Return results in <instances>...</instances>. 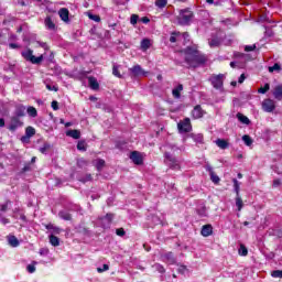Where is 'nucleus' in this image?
I'll list each match as a JSON object with an SVG mask.
<instances>
[{"label": "nucleus", "instance_id": "28", "mask_svg": "<svg viewBox=\"0 0 282 282\" xmlns=\"http://www.w3.org/2000/svg\"><path fill=\"white\" fill-rule=\"evenodd\" d=\"M44 23L47 30H56V24H54V22L52 21V18L47 17Z\"/></svg>", "mask_w": 282, "mask_h": 282}, {"label": "nucleus", "instance_id": "9", "mask_svg": "<svg viewBox=\"0 0 282 282\" xmlns=\"http://www.w3.org/2000/svg\"><path fill=\"white\" fill-rule=\"evenodd\" d=\"M130 160H132L133 164L140 166L143 164L144 160L142 159V154L138 151H133L130 153Z\"/></svg>", "mask_w": 282, "mask_h": 282}, {"label": "nucleus", "instance_id": "37", "mask_svg": "<svg viewBox=\"0 0 282 282\" xmlns=\"http://www.w3.org/2000/svg\"><path fill=\"white\" fill-rule=\"evenodd\" d=\"M120 65H113L112 67V74L117 77V78H122V75L120 74Z\"/></svg>", "mask_w": 282, "mask_h": 282}, {"label": "nucleus", "instance_id": "22", "mask_svg": "<svg viewBox=\"0 0 282 282\" xmlns=\"http://www.w3.org/2000/svg\"><path fill=\"white\" fill-rule=\"evenodd\" d=\"M273 96H274L275 100H282V85L275 86Z\"/></svg>", "mask_w": 282, "mask_h": 282}, {"label": "nucleus", "instance_id": "48", "mask_svg": "<svg viewBox=\"0 0 282 282\" xmlns=\"http://www.w3.org/2000/svg\"><path fill=\"white\" fill-rule=\"evenodd\" d=\"M271 276H273V279H282V270L272 271Z\"/></svg>", "mask_w": 282, "mask_h": 282}, {"label": "nucleus", "instance_id": "64", "mask_svg": "<svg viewBox=\"0 0 282 282\" xmlns=\"http://www.w3.org/2000/svg\"><path fill=\"white\" fill-rule=\"evenodd\" d=\"M197 213L200 217H206V208L198 209Z\"/></svg>", "mask_w": 282, "mask_h": 282}, {"label": "nucleus", "instance_id": "60", "mask_svg": "<svg viewBox=\"0 0 282 282\" xmlns=\"http://www.w3.org/2000/svg\"><path fill=\"white\" fill-rule=\"evenodd\" d=\"M0 224H2L3 226H7V224H10V219L3 216H0Z\"/></svg>", "mask_w": 282, "mask_h": 282}, {"label": "nucleus", "instance_id": "15", "mask_svg": "<svg viewBox=\"0 0 282 282\" xmlns=\"http://www.w3.org/2000/svg\"><path fill=\"white\" fill-rule=\"evenodd\" d=\"M182 91H184V85L178 84L177 87H175L172 90L173 98H176V100H180V98H182Z\"/></svg>", "mask_w": 282, "mask_h": 282}, {"label": "nucleus", "instance_id": "27", "mask_svg": "<svg viewBox=\"0 0 282 282\" xmlns=\"http://www.w3.org/2000/svg\"><path fill=\"white\" fill-rule=\"evenodd\" d=\"M236 116H237L239 122H241L242 124H250V119L248 117H246L243 113L238 112Z\"/></svg>", "mask_w": 282, "mask_h": 282}, {"label": "nucleus", "instance_id": "52", "mask_svg": "<svg viewBox=\"0 0 282 282\" xmlns=\"http://www.w3.org/2000/svg\"><path fill=\"white\" fill-rule=\"evenodd\" d=\"M39 253L41 254V257H47L50 254V249L41 248Z\"/></svg>", "mask_w": 282, "mask_h": 282}, {"label": "nucleus", "instance_id": "34", "mask_svg": "<svg viewBox=\"0 0 282 282\" xmlns=\"http://www.w3.org/2000/svg\"><path fill=\"white\" fill-rule=\"evenodd\" d=\"M151 47V40L144 39L141 41V50H149Z\"/></svg>", "mask_w": 282, "mask_h": 282}, {"label": "nucleus", "instance_id": "45", "mask_svg": "<svg viewBox=\"0 0 282 282\" xmlns=\"http://www.w3.org/2000/svg\"><path fill=\"white\" fill-rule=\"evenodd\" d=\"M270 91V84H265L263 87L258 89V94H268Z\"/></svg>", "mask_w": 282, "mask_h": 282}, {"label": "nucleus", "instance_id": "61", "mask_svg": "<svg viewBox=\"0 0 282 282\" xmlns=\"http://www.w3.org/2000/svg\"><path fill=\"white\" fill-rule=\"evenodd\" d=\"M51 107H52L53 111H58V101L53 100L51 104Z\"/></svg>", "mask_w": 282, "mask_h": 282}, {"label": "nucleus", "instance_id": "4", "mask_svg": "<svg viewBox=\"0 0 282 282\" xmlns=\"http://www.w3.org/2000/svg\"><path fill=\"white\" fill-rule=\"evenodd\" d=\"M165 164L170 166V169H173V171H180V161L175 156H173L171 153L165 152Z\"/></svg>", "mask_w": 282, "mask_h": 282}, {"label": "nucleus", "instance_id": "8", "mask_svg": "<svg viewBox=\"0 0 282 282\" xmlns=\"http://www.w3.org/2000/svg\"><path fill=\"white\" fill-rule=\"evenodd\" d=\"M112 221H113V214H106V216L99 218V224L104 228H111Z\"/></svg>", "mask_w": 282, "mask_h": 282}, {"label": "nucleus", "instance_id": "6", "mask_svg": "<svg viewBox=\"0 0 282 282\" xmlns=\"http://www.w3.org/2000/svg\"><path fill=\"white\" fill-rule=\"evenodd\" d=\"M209 80L214 89H224V74L213 75Z\"/></svg>", "mask_w": 282, "mask_h": 282}, {"label": "nucleus", "instance_id": "36", "mask_svg": "<svg viewBox=\"0 0 282 282\" xmlns=\"http://www.w3.org/2000/svg\"><path fill=\"white\" fill-rule=\"evenodd\" d=\"M52 149V144L44 143L42 148H40V153H43L44 155L47 154V151Z\"/></svg>", "mask_w": 282, "mask_h": 282}, {"label": "nucleus", "instance_id": "39", "mask_svg": "<svg viewBox=\"0 0 282 282\" xmlns=\"http://www.w3.org/2000/svg\"><path fill=\"white\" fill-rule=\"evenodd\" d=\"M242 142H245L247 147H252V138H250V135L248 134H245L242 137Z\"/></svg>", "mask_w": 282, "mask_h": 282}, {"label": "nucleus", "instance_id": "14", "mask_svg": "<svg viewBox=\"0 0 282 282\" xmlns=\"http://www.w3.org/2000/svg\"><path fill=\"white\" fill-rule=\"evenodd\" d=\"M58 14L64 23H69V10L67 8L59 9Z\"/></svg>", "mask_w": 282, "mask_h": 282}, {"label": "nucleus", "instance_id": "40", "mask_svg": "<svg viewBox=\"0 0 282 282\" xmlns=\"http://www.w3.org/2000/svg\"><path fill=\"white\" fill-rule=\"evenodd\" d=\"M238 253L240 254V257H248V248H246V246L241 245Z\"/></svg>", "mask_w": 282, "mask_h": 282}, {"label": "nucleus", "instance_id": "54", "mask_svg": "<svg viewBox=\"0 0 282 282\" xmlns=\"http://www.w3.org/2000/svg\"><path fill=\"white\" fill-rule=\"evenodd\" d=\"M186 265H184V264H181V265H178V269H177V272H178V274H186Z\"/></svg>", "mask_w": 282, "mask_h": 282}, {"label": "nucleus", "instance_id": "41", "mask_svg": "<svg viewBox=\"0 0 282 282\" xmlns=\"http://www.w3.org/2000/svg\"><path fill=\"white\" fill-rule=\"evenodd\" d=\"M166 3H169V0H156L155 1L156 8H160L161 10H162V8H166Z\"/></svg>", "mask_w": 282, "mask_h": 282}, {"label": "nucleus", "instance_id": "38", "mask_svg": "<svg viewBox=\"0 0 282 282\" xmlns=\"http://www.w3.org/2000/svg\"><path fill=\"white\" fill-rule=\"evenodd\" d=\"M236 206L238 210H241V208H243V200L241 199L240 195H236Z\"/></svg>", "mask_w": 282, "mask_h": 282}, {"label": "nucleus", "instance_id": "43", "mask_svg": "<svg viewBox=\"0 0 282 282\" xmlns=\"http://www.w3.org/2000/svg\"><path fill=\"white\" fill-rule=\"evenodd\" d=\"M269 72L272 74L274 72H281V64L275 63L273 66L269 67Z\"/></svg>", "mask_w": 282, "mask_h": 282}, {"label": "nucleus", "instance_id": "33", "mask_svg": "<svg viewBox=\"0 0 282 282\" xmlns=\"http://www.w3.org/2000/svg\"><path fill=\"white\" fill-rule=\"evenodd\" d=\"M26 112L29 113V116H31V118H36V116H39V112L36 111V108L30 106L26 109Z\"/></svg>", "mask_w": 282, "mask_h": 282}, {"label": "nucleus", "instance_id": "30", "mask_svg": "<svg viewBox=\"0 0 282 282\" xmlns=\"http://www.w3.org/2000/svg\"><path fill=\"white\" fill-rule=\"evenodd\" d=\"M209 47H219L221 45V40L219 37H214L209 40Z\"/></svg>", "mask_w": 282, "mask_h": 282}, {"label": "nucleus", "instance_id": "50", "mask_svg": "<svg viewBox=\"0 0 282 282\" xmlns=\"http://www.w3.org/2000/svg\"><path fill=\"white\" fill-rule=\"evenodd\" d=\"M104 166H105V160L102 159L97 160V163H96L97 170L100 171L102 170Z\"/></svg>", "mask_w": 282, "mask_h": 282}, {"label": "nucleus", "instance_id": "2", "mask_svg": "<svg viewBox=\"0 0 282 282\" xmlns=\"http://www.w3.org/2000/svg\"><path fill=\"white\" fill-rule=\"evenodd\" d=\"M193 11L189 9H181L178 10V15L176 17V21L178 25H191L193 21Z\"/></svg>", "mask_w": 282, "mask_h": 282}, {"label": "nucleus", "instance_id": "57", "mask_svg": "<svg viewBox=\"0 0 282 282\" xmlns=\"http://www.w3.org/2000/svg\"><path fill=\"white\" fill-rule=\"evenodd\" d=\"M28 171H32V163H25L22 169V173H28Z\"/></svg>", "mask_w": 282, "mask_h": 282}, {"label": "nucleus", "instance_id": "32", "mask_svg": "<svg viewBox=\"0 0 282 282\" xmlns=\"http://www.w3.org/2000/svg\"><path fill=\"white\" fill-rule=\"evenodd\" d=\"M91 174H85L78 177V182H82L83 184H87V182H91Z\"/></svg>", "mask_w": 282, "mask_h": 282}, {"label": "nucleus", "instance_id": "49", "mask_svg": "<svg viewBox=\"0 0 282 282\" xmlns=\"http://www.w3.org/2000/svg\"><path fill=\"white\" fill-rule=\"evenodd\" d=\"M139 19H140V17H139L138 14H132V15L130 17V23H131V25H135V24L138 23Z\"/></svg>", "mask_w": 282, "mask_h": 282}, {"label": "nucleus", "instance_id": "10", "mask_svg": "<svg viewBox=\"0 0 282 282\" xmlns=\"http://www.w3.org/2000/svg\"><path fill=\"white\" fill-rule=\"evenodd\" d=\"M19 127H23V121L19 117H12L9 126V131H15Z\"/></svg>", "mask_w": 282, "mask_h": 282}, {"label": "nucleus", "instance_id": "21", "mask_svg": "<svg viewBox=\"0 0 282 282\" xmlns=\"http://www.w3.org/2000/svg\"><path fill=\"white\" fill-rule=\"evenodd\" d=\"M163 259L166 261V263H170V265L175 264V256L173 252H167L163 256Z\"/></svg>", "mask_w": 282, "mask_h": 282}, {"label": "nucleus", "instance_id": "31", "mask_svg": "<svg viewBox=\"0 0 282 282\" xmlns=\"http://www.w3.org/2000/svg\"><path fill=\"white\" fill-rule=\"evenodd\" d=\"M234 56L235 58H241L242 61H250V55L245 53L236 52L234 53Z\"/></svg>", "mask_w": 282, "mask_h": 282}, {"label": "nucleus", "instance_id": "58", "mask_svg": "<svg viewBox=\"0 0 282 282\" xmlns=\"http://www.w3.org/2000/svg\"><path fill=\"white\" fill-rule=\"evenodd\" d=\"M116 235H118V237H124V235H127V232L124 231V228H118L116 230Z\"/></svg>", "mask_w": 282, "mask_h": 282}, {"label": "nucleus", "instance_id": "20", "mask_svg": "<svg viewBox=\"0 0 282 282\" xmlns=\"http://www.w3.org/2000/svg\"><path fill=\"white\" fill-rule=\"evenodd\" d=\"M8 242L11 248H19L20 246L19 238H17V236H9Z\"/></svg>", "mask_w": 282, "mask_h": 282}, {"label": "nucleus", "instance_id": "35", "mask_svg": "<svg viewBox=\"0 0 282 282\" xmlns=\"http://www.w3.org/2000/svg\"><path fill=\"white\" fill-rule=\"evenodd\" d=\"M232 183H234V191L236 195H239L241 183H239L237 178H232Z\"/></svg>", "mask_w": 282, "mask_h": 282}, {"label": "nucleus", "instance_id": "51", "mask_svg": "<svg viewBox=\"0 0 282 282\" xmlns=\"http://www.w3.org/2000/svg\"><path fill=\"white\" fill-rule=\"evenodd\" d=\"M88 18H89L91 21H95L96 23H100V15H96V14L89 13V14H88Z\"/></svg>", "mask_w": 282, "mask_h": 282}, {"label": "nucleus", "instance_id": "17", "mask_svg": "<svg viewBox=\"0 0 282 282\" xmlns=\"http://www.w3.org/2000/svg\"><path fill=\"white\" fill-rule=\"evenodd\" d=\"M200 235L203 237H210L213 235V225H205L202 227Z\"/></svg>", "mask_w": 282, "mask_h": 282}, {"label": "nucleus", "instance_id": "59", "mask_svg": "<svg viewBox=\"0 0 282 282\" xmlns=\"http://www.w3.org/2000/svg\"><path fill=\"white\" fill-rule=\"evenodd\" d=\"M107 270H109L108 264H104L102 268H97V272L99 273L107 272Z\"/></svg>", "mask_w": 282, "mask_h": 282}, {"label": "nucleus", "instance_id": "23", "mask_svg": "<svg viewBox=\"0 0 282 282\" xmlns=\"http://www.w3.org/2000/svg\"><path fill=\"white\" fill-rule=\"evenodd\" d=\"M58 217L61 219H63L64 221H72V214H69L68 212L66 210H61L58 213Z\"/></svg>", "mask_w": 282, "mask_h": 282}, {"label": "nucleus", "instance_id": "3", "mask_svg": "<svg viewBox=\"0 0 282 282\" xmlns=\"http://www.w3.org/2000/svg\"><path fill=\"white\" fill-rule=\"evenodd\" d=\"M21 56L33 65H41V63H43V55H40L39 57L34 56V51H32V48L22 51Z\"/></svg>", "mask_w": 282, "mask_h": 282}, {"label": "nucleus", "instance_id": "16", "mask_svg": "<svg viewBox=\"0 0 282 282\" xmlns=\"http://www.w3.org/2000/svg\"><path fill=\"white\" fill-rule=\"evenodd\" d=\"M88 85L90 87V89H93L94 91H97V89H100V84H98V79H96V77H88Z\"/></svg>", "mask_w": 282, "mask_h": 282}, {"label": "nucleus", "instance_id": "18", "mask_svg": "<svg viewBox=\"0 0 282 282\" xmlns=\"http://www.w3.org/2000/svg\"><path fill=\"white\" fill-rule=\"evenodd\" d=\"M45 228H46V230L52 231L51 235H61V232H63V229H61V227L54 226V224H47V225H45Z\"/></svg>", "mask_w": 282, "mask_h": 282}, {"label": "nucleus", "instance_id": "56", "mask_svg": "<svg viewBox=\"0 0 282 282\" xmlns=\"http://www.w3.org/2000/svg\"><path fill=\"white\" fill-rule=\"evenodd\" d=\"M78 232H80L82 235H89V229L85 228L83 226L78 227Z\"/></svg>", "mask_w": 282, "mask_h": 282}, {"label": "nucleus", "instance_id": "42", "mask_svg": "<svg viewBox=\"0 0 282 282\" xmlns=\"http://www.w3.org/2000/svg\"><path fill=\"white\" fill-rule=\"evenodd\" d=\"M177 36H182L180 32H173L170 36V43H177Z\"/></svg>", "mask_w": 282, "mask_h": 282}, {"label": "nucleus", "instance_id": "25", "mask_svg": "<svg viewBox=\"0 0 282 282\" xmlns=\"http://www.w3.org/2000/svg\"><path fill=\"white\" fill-rule=\"evenodd\" d=\"M51 246H54V248L61 246V239L54 235L48 236Z\"/></svg>", "mask_w": 282, "mask_h": 282}, {"label": "nucleus", "instance_id": "29", "mask_svg": "<svg viewBox=\"0 0 282 282\" xmlns=\"http://www.w3.org/2000/svg\"><path fill=\"white\" fill-rule=\"evenodd\" d=\"M37 264H39V262L32 261L31 264L26 265V271L29 272V274H34V272H36V265Z\"/></svg>", "mask_w": 282, "mask_h": 282}, {"label": "nucleus", "instance_id": "63", "mask_svg": "<svg viewBox=\"0 0 282 282\" xmlns=\"http://www.w3.org/2000/svg\"><path fill=\"white\" fill-rule=\"evenodd\" d=\"M273 235H275V237H279V239H281L282 238V229L274 230Z\"/></svg>", "mask_w": 282, "mask_h": 282}, {"label": "nucleus", "instance_id": "13", "mask_svg": "<svg viewBox=\"0 0 282 282\" xmlns=\"http://www.w3.org/2000/svg\"><path fill=\"white\" fill-rule=\"evenodd\" d=\"M36 135V130L33 127H28L25 129V135L21 138L22 142H25L26 140H30V138Z\"/></svg>", "mask_w": 282, "mask_h": 282}, {"label": "nucleus", "instance_id": "46", "mask_svg": "<svg viewBox=\"0 0 282 282\" xmlns=\"http://www.w3.org/2000/svg\"><path fill=\"white\" fill-rule=\"evenodd\" d=\"M209 176H210V180H212V182H213L214 184H218L219 182H221V178H219V177L217 176V174H215V172H212V174H209Z\"/></svg>", "mask_w": 282, "mask_h": 282}, {"label": "nucleus", "instance_id": "44", "mask_svg": "<svg viewBox=\"0 0 282 282\" xmlns=\"http://www.w3.org/2000/svg\"><path fill=\"white\" fill-rule=\"evenodd\" d=\"M154 270H156V272H160V274H164V272H166V269H164V265L160 263L154 264Z\"/></svg>", "mask_w": 282, "mask_h": 282}, {"label": "nucleus", "instance_id": "24", "mask_svg": "<svg viewBox=\"0 0 282 282\" xmlns=\"http://www.w3.org/2000/svg\"><path fill=\"white\" fill-rule=\"evenodd\" d=\"M66 135H68V138H73L74 140H80V131L78 130H68Z\"/></svg>", "mask_w": 282, "mask_h": 282}, {"label": "nucleus", "instance_id": "47", "mask_svg": "<svg viewBox=\"0 0 282 282\" xmlns=\"http://www.w3.org/2000/svg\"><path fill=\"white\" fill-rule=\"evenodd\" d=\"M77 149L78 151H87V143H85V141H79L77 143Z\"/></svg>", "mask_w": 282, "mask_h": 282}, {"label": "nucleus", "instance_id": "11", "mask_svg": "<svg viewBox=\"0 0 282 282\" xmlns=\"http://www.w3.org/2000/svg\"><path fill=\"white\" fill-rule=\"evenodd\" d=\"M132 77L138 78V76H144L147 73L142 69V66L135 65L129 69Z\"/></svg>", "mask_w": 282, "mask_h": 282}, {"label": "nucleus", "instance_id": "12", "mask_svg": "<svg viewBox=\"0 0 282 282\" xmlns=\"http://www.w3.org/2000/svg\"><path fill=\"white\" fill-rule=\"evenodd\" d=\"M204 117V110L202 109V106L197 105L194 107V109L192 110V118H194V120H198V118H203Z\"/></svg>", "mask_w": 282, "mask_h": 282}, {"label": "nucleus", "instance_id": "1", "mask_svg": "<svg viewBox=\"0 0 282 282\" xmlns=\"http://www.w3.org/2000/svg\"><path fill=\"white\" fill-rule=\"evenodd\" d=\"M185 54V63H187L188 67H202V65H206V55L199 53L195 46H187L184 50Z\"/></svg>", "mask_w": 282, "mask_h": 282}, {"label": "nucleus", "instance_id": "7", "mask_svg": "<svg viewBox=\"0 0 282 282\" xmlns=\"http://www.w3.org/2000/svg\"><path fill=\"white\" fill-rule=\"evenodd\" d=\"M262 109L265 113H272L276 109V105H274V100L272 99H264L262 101Z\"/></svg>", "mask_w": 282, "mask_h": 282}, {"label": "nucleus", "instance_id": "53", "mask_svg": "<svg viewBox=\"0 0 282 282\" xmlns=\"http://www.w3.org/2000/svg\"><path fill=\"white\" fill-rule=\"evenodd\" d=\"M25 116V108H19L17 110V117L15 118H23Z\"/></svg>", "mask_w": 282, "mask_h": 282}, {"label": "nucleus", "instance_id": "55", "mask_svg": "<svg viewBox=\"0 0 282 282\" xmlns=\"http://www.w3.org/2000/svg\"><path fill=\"white\" fill-rule=\"evenodd\" d=\"M254 50H257V45H246L245 46V52H254Z\"/></svg>", "mask_w": 282, "mask_h": 282}, {"label": "nucleus", "instance_id": "62", "mask_svg": "<svg viewBox=\"0 0 282 282\" xmlns=\"http://www.w3.org/2000/svg\"><path fill=\"white\" fill-rule=\"evenodd\" d=\"M279 186H281V180L279 178L273 180V187L279 188Z\"/></svg>", "mask_w": 282, "mask_h": 282}, {"label": "nucleus", "instance_id": "26", "mask_svg": "<svg viewBox=\"0 0 282 282\" xmlns=\"http://www.w3.org/2000/svg\"><path fill=\"white\" fill-rule=\"evenodd\" d=\"M216 145L219 149H228V147H230V144L228 143V141L224 140V139H217L216 140Z\"/></svg>", "mask_w": 282, "mask_h": 282}, {"label": "nucleus", "instance_id": "5", "mask_svg": "<svg viewBox=\"0 0 282 282\" xmlns=\"http://www.w3.org/2000/svg\"><path fill=\"white\" fill-rule=\"evenodd\" d=\"M177 129L180 133H191L193 131V126H191V119L185 118L183 121L177 123Z\"/></svg>", "mask_w": 282, "mask_h": 282}, {"label": "nucleus", "instance_id": "19", "mask_svg": "<svg viewBox=\"0 0 282 282\" xmlns=\"http://www.w3.org/2000/svg\"><path fill=\"white\" fill-rule=\"evenodd\" d=\"M189 138H192V140H194V142H196V144H203L204 143V134L202 133H191Z\"/></svg>", "mask_w": 282, "mask_h": 282}]
</instances>
